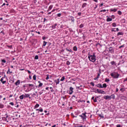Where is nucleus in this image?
Instances as JSON below:
<instances>
[{"label":"nucleus","instance_id":"obj_32","mask_svg":"<svg viewBox=\"0 0 127 127\" xmlns=\"http://www.w3.org/2000/svg\"><path fill=\"white\" fill-rule=\"evenodd\" d=\"M46 44H47V42L44 41L43 46H46Z\"/></svg>","mask_w":127,"mask_h":127},{"label":"nucleus","instance_id":"obj_14","mask_svg":"<svg viewBox=\"0 0 127 127\" xmlns=\"http://www.w3.org/2000/svg\"><path fill=\"white\" fill-rule=\"evenodd\" d=\"M55 82L56 83V84H59V83H60V80H59V79H58L57 80H55Z\"/></svg>","mask_w":127,"mask_h":127},{"label":"nucleus","instance_id":"obj_48","mask_svg":"<svg viewBox=\"0 0 127 127\" xmlns=\"http://www.w3.org/2000/svg\"><path fill=\"white\" fill-rule=\"evenodd\" d=\"M0 108L1 109H2V108H3V105H0Z\"/></svg>","mask_w":127,"mask_h":127},{"label":"nucleus","instance_id":"obj_18","mask_svg":"<svg viewBox=\"0 0 127 127\" xmlns=\"http://www.w3.org/2000/svg\"><path fill=\"white\" fill-rule=\"evenodd\" d=\"M111 64H112V65H117V64H116V62H114V61H112V62H111Z\"/></svg>","mask_w":127,"mask_h":127},{"label":"nucleus","instance_id":"obj_10","mask_svg":"<svg viewBox=\"0 0 127 127\" xmlns=\"http://www.w3.org/2000/svg\"><path fill=\"white\" fill-rule=\"evenodd\" d=\"M29 96V94H25V95L24 94V99L25 98H28Z\"/></svg>","mask_w":127,"mask_h":127},{"label":"nucleus","instance_id":"obj_28","mask_svg":"<svg viewBox=\"0 0 127 127\" xmlns=\"http://www.w3.org/2000/svg\"><path fill=\"white\" fill-rule=\"evenodd\" d=\"M112 26L114 27H116V26H117V24H116V23H113L112 24Z\"/></svg>","mask_w":127,"mask_h":127},{"label":"nucleus","instance_id":"obj_39","mask_svg":"<svg viewBox=\"0 0 127 127\" xmlns=\"http://www.w3.org/2000/svg\"><path fill=\"white\" fill-rule=\"evenodd\" d=\"M120 91H121V92H125V89L124 88H121L120 89Z\"/></svg>","mask_w":127,"mask_h":127},{"label":"nucleus","instance_id":"obj_42","mask_svg":"<svg viewBox=\"0 0 127 127\" xmlns=\"http://www.w3.org/2000/svg\"><path fill=\"white\" fill-rule=\"evenodd\" d=\"M123 47H125V45H123L119 47V48H123Z\"/></svg>","mask_w":127,"mask_h":127},{"label":"nucleus","instance_id":"obj_4","mask_svg":"<svg viewBox=\"0 0 127 127\" xmlns=\"http://www.w3.org/2000/svg\"><path fill=\"white\" fill-rule=\"evenodd\" d=\"M79 117H80L83 121H85V120L87 118V116H86V113H83L81 115H79Z\"/></svg>","mask_w":127,"mask_h":127},{"label":"nucleus","instance_id":"obj_9","mask_svg":"<svg viewBox=\"0 0 127 127\" xmlns=\"http://www.w3.org/2000/svg\"><path fill=\"white\" fill-rule=\"evenodd\" d=\"M19 84H20V81L19 80H18L15 83V85H16V86H17L18 85H19Z\"/></svg>","mask_w":127,"mask_h":127},{"label":"nucleus","instance_id":"obj_47","mask_svg":"<svg viewBox=\"0 0 127 127\" xmlns=\"http://www.w3.org/2000/svg\"><path fill=\"white\" fill-rule=\"evenodd\" d=\"M46 79V80H48V79H49V75H47Z\"/></svg>","mask_w":127,"mask_h":127},{"label":"nucleus","instance_id":"obj_50","mask_svg":"<svg viewBox=\"0 0 127 127\" xmlns=\"http://www.w3.org/2000/svg\"><path fill=\"white\" fill-rule=\"evenodd\" d=\"M39 112H43V109H39Z\"/></svg>","mask_w":127,"mask_h":127},{"label":"nucleus","instance_id":"obj_56","mask_svg":"<svg viewBox=\"0 0 127 127\" xmlns=\"http://www.w3.org/2000/svg\"><path fill=\"white\" fill-rule=\"evenodd\" d=\"M112 18H115V15H112Z\"/></svg>","mask_w":127,"mask_h":127},{"label":"nucleus","instance_id":"obj_12","mask_svg":"<svg viewBox=\"0 0 127 127\" xmlns=\"http://www.w3.org/2000/svg\"><path fill=\"white\" fill-rule=\"evenodd\" d=\"M19 99H20V100H23V99H24V94L20 95L19 97Z\"/></svg>","mask_w":127,"mask_h":127},{"label":"nucleus","instance_id":"obj_45","mask_svg":"<svg viewBox=\"0 0 127 127\" xmlns=\"http://www.w3.org/2000/svg\"><path fill=\"white\" fill-rule=\"evenodd\" d=\"M56 25H57V24H56L55 25L53 26L52 28H53V29L55 28Z\"/></svg>","mask_w":127,"mask_h":127},{"label":"nucleus","instance_id":"obj_40","mask_svg":"<svg viewBox=\"0 0 127 127\" xmlns=\"http://www.w3.org/2000/svg\"><path fill=\"white\" fill-rule=\"evenodd\" d=\"M9 105H11V106H14V104L13 103V102H10L9 103Z\"/></svg>","mask_w":127,"mask_h":127},{"label":"nucleus","instance_id":"obj_59","mask_svg":"<svg viewBox=\"0 0 127 127\" xmlns=\"http://www.w3.org/2000/svg\"><path fill=\"white\" fill-rule=\"evenodd\" d=\"M43 92H40L39 93V94H40V95H42V93H43Z\"/></svg>","mask_w":127,"mask_h":127},{"label":"nucleus","instance_id":"obj_38","mask_svg":"<svg viewBox=\"0 0 127 127\" xmlns=\"http://www.w3.org/2000/svg\"><path fill=\"white\" fill-rule=\"evenodd\" d=\"M107 10H106V9H103V10H101L100 11H101V12H106Z\"/></svg>","mask_w":127,"mask_h":127},{"label":"nucleus","instance_id":"obj_64","mask_svg":"<svg viewBox=\"0 0 127 127\" xmlns=\"http://www.w3.org/2000/svg\"><path fill=\"white\" fill-rule=\"evenodd\" d=\"M5 4V3H4L1 5V6H3V5H4Z\"/></svg>","mask_w":127,"mask_h":127},{"label":"nucleus","instance_id":"obj_8","mask_svg":"<svg viewBox=\"0 0 127 127\" xmlns=\"http://www.w3.org/2000/svg\"><path fill=\"white\" fill-rule=\"evenodd\" d=\"M109 49V51L111 52V53H114V49L113 48V47H110Z\"/></svg>","mask_w":127,"mask_h":127},{"label":"nucleus","instance_id":"obj_35","mask_svg":"<svg viewBox=\"0 0 127 127\" xmlns=\"http://www.w3.org/2000/svg\"><path fill=\"white\" fill-rule=\"evenodd\" d=\"M1 62H2V63H5L6 62V61H5V60H2Z\"/></svg>","mask_w":127,"mask_h":127},{"label":"nucleus","instance_id":"obj_11","mask_svg":"<svg viewBox=\"0 0 127 127\" xmlns=\"http://www.w3.org/2000/svg\"><path fill=\"white\" fill-rule=\"evenodd\" d=\"M111 11H114V12H116V11H117L118 9L114 8V9H111Z\"/></svg>","mask_w":127,"mask_h":127},{"label":"nucleus","instance_id":"obj_22","mask_svg":"<svg viewBox=\"0 0 127 127\" xmlns=\"http://www.w3.org/2000/svg\"><path fill=\"white\" fill-rule=\"evenodd\" d=\"M77 50H78V49H77V47L74 46V47H73V50H74V51H77Z\"/></svg>","mask_w":127,"mask_h":127},{"label":"nucleus","instance_id":"obj_54","mask_svg":"<svg viewBox=\"0 0 127 127\" xmlns=\"http://www.w3.org/2000/svg\"><path fill=\"white\" fill-rule=\"evenodd\" d=\"M103 5H104V4L103 3H102L100 5V6L101 7V6H103Z\"/></svg>","mask_w":127,"mask_h":127},{"label":"nucleus","instance_id":"obj_17","mask_svg":"<svg viewBox=\"0 0 127 127\" xmlns=\"http://www.w3.org/2000/svg\"><path fill=\"white\" fill-rule=\"evenodd\" d=\"M97 86L99 88H102V84L99 83L97 85Z\"/></svg>","mask_w":127,"mask_h":127},{"label":"nucleus","instance_id":"obj_7","mask_svg":"<svg viewBox=\"0 0 127 127\" xmlns=\"http://www.w3.org/2000/svg\"><path fill=\"white\" fill-rule=\"evenodd\" d=\"M3 79H4V77H2L0 79V82H2V84H5V83H6V81H3Z\"/></svg>","mask_w":127,"mask_h":127},{"label":"nucleus","instance_id":"obj_46","mask_svg":"<svg viewBox=\"0 0 127 127\" xmlns=\"http://www.w3.org/2000/svg\"><path fill=\"white\" fill-rule=\"evenodd\" d=\"M93 101H94V103H96V102H97V98H95L94 99Z\"/></svg>","mask_w":127,"mask_h":127},{"label":"nucleus","instance_id":"obj_55","mask_svg":"<svg viewBox=\"0 0 127 127\" xmlns=\"http://www.w3.org/2000/svg\"><path fill=\"white\" fill-rule=\"evenodd\" d=\"M117 127H121V125H117Z\"/></svg>","mask_w":127,"mask_h":127},{"label":"nucleus","instance_id":"obj_61","mask_svg":"<svg viewBox=\"0 0 127 127\" xmlns=\"http://www.w3.org/2000/svg\"><path fill=\"white\" fill-rule=\"evenodd\" d=\"M119 30H120L119 29V28H117L116 29V31H119Z\"/></svg>","mask_w":127,"mask_h":127},{"label":"nucleus","instance_id":"obj_27","mask_svg":"<svg viewBox=\"0 0 127 127\" xmlns=\"http://www.w3.org/2000/svg\"><path fill=\"white\" fill-rule=\"evenodd\" d=\"M64 80H65V77L63 76V77H62V78L61 79V81H64Z\"/></svg>","mask_w":127,"mask_h":127},{"label":"nucleus","instance_id":"obj_52","mask_svg":"<svg viewBox=\"0 0 127 127\" xmlns=\"http://www.w3.org/2000/svg\"><path fill=\"white\" fill-rule=\"evenodd\" d=\"M111 31H112V32H114V31L116 32V31L115 30V28H112V30H111Z\"/></svg>","mask_w":127,"mask_h":127},{"label":"nucleus","instance_id":"obj_16","mask_svg":"<svg viewBox=\"0 0 127 127\" xmlns=\"http://www.w3.org/2000/svg\"><path fill=\"white\" fill-rule=\"evenodd\" d=\"M102 88H107V84H106V83H104V84H103V86H102Z\"/></svg>","mask_w":127,"mask_h":127},{"label":"nucleus","instance_id":"obj_2","mask_svg":"<svg viewBox=\"0 0 127 127\" xmlns=\"http://www.w3.org/2000/svg\"><path fill=\"white\" fill-rule=\"evenodd\" d=\"M111 76L115 79H118L120 74L116 72H114L111 74Z\"/></svg>","mask_w":127,"mask_h":127},{"label":"nucleus","instance_id":"obj_36","mask_svg":"<svg viewBox=\"0 0 127 127\" xmlns=\"http://www.w3.org/2000/svg\"><path fill=\"white\" fill-rule=\"evenodd\" d=\"M52 7H53V6H52V5H50V6H49V9H52Z\"/></svg>","mask_w":127,"mask_h":127},{"label":"nucleus","instance_id":"obj_51","mask_svg":"<svg viewBox=\"0 0 127 127\" xmlns=\"http://www.w3.org/2000/svg\"><path fill=\"white\" fill-rule=\"evenodd\" d=\"M27 72H28V73L29 74H31V72L30 71H29V70H27Z\"/></svg>","mask_w":127,"mask_h":127},{"label":"nucleus","instance_id":"obj_13","mask_svg":"<svg viewBox=\"0 0 127 127\" xmlns=\"http://www.w3.org/2000/svg\"><path fill=\"white\" fill-rule=\"evenodd\" d=\"M70 19L72 22H74L75 21V19H74V17L70 16Z\"/></svg>","mask_w":127,"mask_h":127},{"label":"nucleus","instance_id":"obj_63","mask_svg":"<svg viewBox=\"0 0 127 127\" xmlns=\"http://www.w3.org/2000/svg\"><path fill=\"white\" fill-rule=\"evenodd\" d=\"M79 127H86V126H80Z\"/></svg>","mask_w":127,"mask_h":127},{"label":"nucleus","instance_id":"obj_21","mask_svg":"<svg viewBox=\"0 0 127 127\" xmlns=\"http://www.w3.org/2000/svg\"><path fill=\"white\" fill-rule=\"evenodd\" d=\"M77 89H79V90H82V85H80V86H77Z\"/></svg>","mask_w":127,"mask_h":127},{"label":"nucleus","instance_id":"obj_58","mask_svg":"<svg viewBox=\"0 0 127 127\" xmlns=\"http://www.w3.org/2000/svg\"><path fill=\"white\" fill-rule=\"evenodd\" d=\"M112 43V44H113V45H115V44H116V43H115V42H113Z\"/></svg>","mask_w":127,"mask_h":127},{"label":"nucleus","instance_id":"obj_30","mask_svg":"<svg viewBox=\"0 0 127 127\" xmlns=\"http://www.w3.org/2000/svg\"><path fill=\"white\" fill-rule=\"evenodd\" d=\"M83 27H84V25H83L82 24H81L79 26V28H83Z\"/></svg>","mask_w":127,"mask_h":127},{"label":"nucleus","instance_id":"obj_1","mask_svg":"<svg viewBox=\"0 0 127 127\" xmlns=\"http://www.w3.org/2000/svg\"><path fill=\"white\" fill-rule=\"evenodd\" d=\"M88 58L91 62H95L96 61V56L94 53L93 55H89Z\"/></svg>","mask_w":127,"mask_h":127},{"label":"nucleus","instance_id":"obj_24","mask_svg":"<svg viewBox=\"0 0 127 127\" xmlns=\"http://www.w3.org/2000/svg\"><path fill=\"white\" fill-rule=\"evenodd\" d=\"M124 34V33L123 32H118L117 35H123Z\"/></svg>","mask_w":127,"mask_h":127},{"label":"nucleus","instance_id":"obj_43","mask_svg":"<svg viewBox=\"0 0 127 127\" xmlns=\"http://www.w3.org/2000/svg\"><path fill=\"white\" fill-rule=\"evenodd\" d=\"M71 115L72 116V117H73V118H77V116H74V114H73V113H71Z\"/></svg>","mask_w":127,"mask_h":127},{"label":"nucleus","instance_id":"obj_19","mask_svg":"<svg viewBox=\"0 0 127 127\" xmlns=\"http://www.w3.org/2000/svg\"><path fill=\"white\" fill-rule=\"evenodd\" d=\"M38 83H40V84L38 85V87H42V85H43V83L40 82V81H38Z\"/></svg>","mask_w":127,"mask_h":127},{"label":"nucleus","instance_id":"obj_34","mask_svg":"<svg viewBox=\"0 0 127 127\" xmlns=\"http://www.w3.org/2000/svg\"><path fill=\"white\" fill-rule=\"evenodd\" d=\"M38 58H39L38 56H36L35 57V59L36 60H38Z\"/></svg>","mask_w":127,"mask_h":127},{"label":"nucleus","instance_id":"obj_31","mask_svg":"<svg viewBox=\"0 0 127 127\" xmlns=\"http://www.w3.org/2000/svg\"><path fill=\"white\" fill-rule=\"evenodd\" d=\"M118 14H119V15H121L122 11L119 10V11H118Z\"/></svg>","mask_w":127,"mask_h":127},{"label":"nucleus","instance_id":"obj_15","mask_svg":"<svg viewBox=\"0 0 127 127\" xmlns=\"http://www.w3.org/2000/svg\"><path fill=\"white\" fill-rule=\"evenodd\" d=\"M106 20L107 22L112 21L113 20V19L111 18H108Z\"/></svg>","mask_w":127,"mask_h":127},{"label":"nucleus","instance_id":"obj_57","mask_svg":"<svg viewBox=\"0 0 127 127\" xmlns=\"http://www.w3.org/2000/svg\"><path fill=\"white\" fill-rule=\"evenodd\" d=\"M78 15H81V14H82V13L81 12H78Z\"/></svg>","mask_w":127,"mask_h":127},{"label":"nucleus","instance_id":"obj_37","mask_svg":"<svg viewBox=\"0 0 127 127\" xmlns=\"http://www.w3.org/2000/svg\"><path fill=\"white\" fill-rule=\"evenodd\" d=\"M105 82H110V79H109L108 78H106L105 79Z\"/></svg>","mask_w":127,"mask_h":127},{"label":"nucleus","instance_id":"obj_41","mask_svg":"<svg viewBox=\"0 0 127 127\" xmlns=\"http://www.w3.org/2000/svg\"><path fill=\"white\" fill-rule=\"evenodd\" d=\"M99 117H100V118H104V115H103L100 114V115H99Z\"/></svg>","mask_w":127,"mask_h":127},{"label":"nucleus","instance_id":"obj_23","mask_svg":"<svg viewBox=\"0 0 127 127\" xmlns=\"http://www.w3.org/2000/svg\"><path fill=\"white\" fill-rule=\"evenodd\" d=\"M86 5H87V3H83V4H82V8H84V7H85V6H86Z\"/></svg>","mask_w":127,"mask_h":127},{"label":"nucleus","instance_id":"obj_25","mask_svg":"<svg viewBox=\"0 0 127 127\" xmlns=\"http://www.w3.org/2000/svg\"><path fill=\"white\" fill-rule=\"evenodd\" d=\"M65 50L66 51H68L69 52H73L71 49H65Z\"/></svg>","mask_w":127,"mask_h":127},{"label":"nucleus","instance_id":"obj_5","mask_svg":"<svg viewBox=\"0 0 127 127\" xmlns=\"http://www.w3.org/2000/svg\"><path fill=\"white\" fill-rule=\"evenodd\" d=\"M96 91L97 92V93H99V94H105V91H103V90H101L99 89H96Z\"/></svg>","mask_w":127,"mask_h":127},{"label":"nucleus","instance_id":"obj_26","mask_svg":"<svg viewBox=\"0 0 127 127\" xmlns=\"http://www.w3.org/2000/svg\"><path fill=\"white\" fill-rule=\"evenodd\" d=\"M28 85L29 87H31V88H34V85L33 84H29Z\"/></svg>","mask_w":127,"mask_h":127},{"label":"nucleus","instance_id":"obj_44","mask_svg":"<svg viewBox=\"0 0 127 127\" xmlns=\"http://www.w3.org/2000/svg\"><path fill=\"white\" fill-rule=\"evenodd\" d=\"M99 77H100V73H98L96 79H98L99 78Z\"/></svg>","mask_w":127,"mask_h":127},{"label":"nucleus","instance_id":"obj_62","mask_svg":"<svg viewBox=\"0 0 127 127\" xmlns=\"http://www.w3.org/2000/svg\"><path fill=\"white\" fill-rule=\"evenodd\" d=\"M52 127H56V125L53 126Z\"/></svg>","mask_w":127,"mask_h":127},{"label":"nucleus","instance_id":"obj_29","mask_svg":"<svg viewBox=\"0 0 127 127\" xmlns=\"http://www.w3.org/2000/svg\"><path fill=\"white\" fill-rule=\"evenodd\" d=\"M33 79L35 81L36 80V75H34L33 77Z\"/></svg>","mask_w":127,"mask_h":127},{"label":"nucleus","instance_id":"obj_3","mask_svg":"<svg viewBox=\"0 0 127 127\" xmlns=\"http://www.w3.org/2000/svg\"><path fill=\"white\" fill-rule=\"evenodd\" d=\"M112 98L113 99H115V96L114 95H112L111 96L107 95L104 96V99H105V100H111Z\"/></svg>","mask_w":127,"mask_h":127},{"label":"nucleus","instance_id":"obj_60","mask_svg":"<svg viewBox=\"0 0 127 127\" xmlns=\"http://www.w3.org/2000/svg\"><path fill=\"white\" fill-rule=\"evenodd\" d=\"M119 92V89H118V88H117V89H116V92Z\"/></svg>","mask_w":127,"mask_h":127},{"label":"nucleus","instance_id":"obj_53","mask_svg":"<svg viewBox=\"0 0 127 127\" xmlns=\"http://www.w3.org/2000/svg\"><path fill=\"white\" fill-rule=\"evenodd\" d=\"M32 96V97H34L35 96H36V94L35 93H34Z\"/></svg>","mask_w":127,"mask_h":127},{"label":"nucleus","instance_id":"obj_49","mask_svg":"<svg viewBox=\"0 0 127 127\" xmlns=\"http://www.w3.org/2000/svg\"><path fill=\"white\" fill-rule=\"evenodd\" d=\"M58 16L59 17H60L61 16V13H59V14H58Z\"/></svg>","mask_w":127,"mask_h":127},{"label":"nucleus","instance_id":"obj_20","mask_svg":"<svg viewBox=\"0 0 127 127\" xmlns=\"http://www.w3.org/2000/svg\"><path fill=\"white\" fill-rule=\"evenodd\" d=\"M39 107V104H37L35 106H34V109H36L37 108H38Z\"/></svg>","mask_w":127,"mask_h":127},{"label":"nucleus","instance_id":"obj_6","mask_svg":"<svg viewBox=\"0 0 127 127\" xmlns=\"http://www.w3.org/2000/svg\"><path fill=\"white\" fill-rule=\"evenodd\" d=\"M73 90H74V88H73L72 87L69 88V95H72V94H73Z\"/></svg>","mask_w":127,"mask_h":127},{"label":"nucleus","instance_id":"obj_33","mask_svg":"<svg viewBox=\"0 0 127 127\" xmlns=\"http://www.w3.org/2000/svg\"><path fill=\"white\" fill-rule=\"evenodd\" d=\"M90 85L93 86V87H94V86H95V84L93 82H90Z\"/></svg>","mask_w":127,"mask_h":127}]
</instances>
